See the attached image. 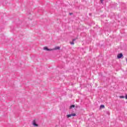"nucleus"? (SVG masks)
Here are the masks:
<instances>
[{
  "label": "nucleus",
  "instance_id": "nucleus-1",
  "mask_svg": "<svg viewBox=\"0 0 127 127\" xmlns=\"http://www.w3.org/2000/svg\"><path fill=\"white\" fill-rule=\"evenodd\" d=\"M32 125L34 127H39V125L37 124V121H36V120H34L32 121Z\"/></svg>",
  "mask_w": 127,
  "mask_h": 127
},
{
  "label": "nucleus",
  "instance_id": "nucleus-2",
  "mask_svg": "<svg viewBox=\"0 0 127 127\" xmlns=\"http://www.w3.org/2000/svg\"><path fill=\"white\" fill-rule=\"evenodd\" d=\"M44 50L46 51H52V49H49L47 47H44L43 48Z\"/></svg>",
  "mask_w": 127,
  "mask_h": 127
},
{
  "label": "nucleus",
  "instance_id": "nucleus-3",
  "mask_svg": "<svg viewBox=\"0 0 127 127\" xmlns=\"http://www.w3.org/2000/svg\"><path fill=\"white\" fill-rule=\"evenodd\" d=\"M52 51H54V50H60V47L57 46L55 47L54 49H52Z\"/></svg>",
  "mask_w": 127,
  "mask_h": 127
},
{
  "label": "nucleus",
  "instance_id": "nucleus-4",
  "mask_svg": "<svg viewBox=\"0 0 127 127\" xmlns=\"http://www.w3.org/2000/svg\"><path fill=\"white\" fill-rule=\"evenodd\" d=\"M123 56H124V55H123V54L120 53L118 55L117 58H118V59H121V58H122Z\"/></svg>",
  "mask_w": 127,
  "mask_h": 127
},
{
  "label": "nucleus",
  "instance_id": "nucleus-5",
  "mask_svg": "<svg viewBox=\"0 0 127 127\" xmlns=\"http://www.w3.org/2000/svg\"><path fill=\"white\" fill-rule=\"evenodd\" d=\"M73 108H75V105H71L70 107H69V109H73Z\"/></svg>",
  "mask_w": 127,
  "mask_h": 127
},
{
  "label": "nucleus",
  "instance_id": "nucleus-6",
  "mask_svg": "<svg viewBox=\"0 0 127 127\" xmlns=\"http://www.w3.org/2000/svg\"><path fill=\"white\" fill-rule=\"evenodd\" d=\"M104 108H105V105H101L100 106V108H101V109H102V108L104 109Z\"/></svg>",
  "mask_w": 127,
  "mask_h": 127
},
{
  "label": "nucleus",
  "instance_id": "nucleus-7",
  "mask_svg": "<svg viewBox=\"0 0 127 127\" xmlns=\"http://www.w3.org/2000/svg\"><path fill=\"white\" fill-rule=\"evenodd\" d=\"M70 115H71V117H75L76 114H75V113L71 114H70Z\"/></svg>",
  "mask_w": 127,
  "mask_h": 127
},
{
  "label": "nucleus",
  "instance_id": "nucleus-8",
  "mask_svg": "<svg viewBox=\"0 0 127 127\" xmlns=\"http://www.w3.org/2000/svg\"><path fill=\"white\" fill-rule=\"evenodd\" d=\"M66 117L67 118H71V114L67 115Z\"/></svg>",
  "mask_w": 127,
  "mask_h": 127
},
{
  "label": "nucleus",
  "instance_id": "nucleus-9",
  "mask_svg": "<svg viewBox=\"0 0 127 127\" xmlns=\"http://www.w3.org/2000/svg\"><path fill=\"white\" fill-rule=\"evenodd\" d=\"M125 97L124 96H120V98L121 99H124Z\"/></svg>",
  "mask_w": 127,
  "mask_h": 127
},
{
  "label": "nucleus",
  "instance_id": "nucleus-10",
  "mask_svg": "<svg viewBox=\"0 0 127 127\" xmlns=\"http://www.w3.org/2000/svg\"><path fill=\"white\" fill-rule=\"evenodd\" d=\"M70 44L71 45H74V42L72 41V42H70Z\"/></svg>",
  "mask_w": 127,
  "mask_h": 127
},
{
  "label": "nucleus",
  "instance_id": "nucleus-11",
  "mask_svg": "<svg viewBox=\"0 0 127 127\" xmlns=\"http://www.w3.org/2000/svg\"><path fill=\"white\" fill-rule=\"evenodd\" d=\"M103 1H104V0H100V2L101 3H103Z\"/></svg>",
  "mask_w": 127,
  "mask_h": 127
},
{
  "label": "nucleus",
  "instance_id": "nucleus-12",
  "mask_svg": "<svg viewBox=\"0 0 127 127\" xmlns=\"http://www.w3.org/2000/svg\"><path fill=\"white\" fill-rule=\"evenodd\" d=\"M69 15H72V14H73V13H69Z\"/></svg>",
  "mask_w": 127,
  "mask_h": 127
},
{
  "label": "nucleus",
  "instance_id": "nucleus-13",
  "mask_svg": "<svg viewBox=\"0 0 127 127\" xmlns=\"http://www.w3.org/2000/svg\"><path fill=\"white\" fill-rule=\"evenodd\" d=\"M76 40V39H72V41H75Z\"/></svg>",
  "mask_w": 127,
  "mask_h": 127
},
{
  "label": "nucleus",
  "instance_id": "nucleus-14",
  "mask_svg": "<svg viewBox=\"0 0 127 127\" xmlns=\"http://www.w3.org/2000/svg\"><path fill=\"white\" fill-rule=\"evenodd\" d=\"M125 98L127 100V94L126 95Z\"/></svg>",
  "mask_w": 127,
  "mask_h": 127
}]
</instances>
